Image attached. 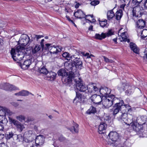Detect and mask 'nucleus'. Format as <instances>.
<instances>
[{"instance_id": "13", "label": "nucleus", "mask_w": 147, "mask_h": 147, "mask_svg": "<svg viewBox=\"0 0 147 147\" xmlns=\"http://www.w3.org/2000/svg\"><path fill=\"white\" fill-rule=\"evenodd\" d=\"M74 15L75 17L79 19L85 18V17L90 16L91 18H93L92 15H86L84 12L81 10H78L77 11L75 12L74 13Z\"/></svg>"}, {"instance_id": "28", "label": "nucleus", "mask_w": 147, "mask_h": 147, "mask_svg": "<svg viewBox=\"0 0 147 147\" xmlns=\"http://www.w3.org/2000/svg\"><path fill=\"white\" fill-rule=\"evenodd\" d=\"M121 109V106L120 105H119V106H114L113 108L112 109L113 115H115L118 113L119 114V112Z\"/></svg>"}, {"instance_id": "46", "label": "nucleus", "mask_w": 147, "mask_h": 147, "mask_svg": "<svg viewBox=\"0 0 147 147\" xmlns=\"http://www.w3.org/2000/svg\"><path fill=\"white\" fill-rule=\"evenodd\" d=\"M59 140L60 142H63L64 143H67L68 142V140L62 136L59 137Z\"/></svg>"}, {"instance_id": "50", "label": "nucleus", "mask_w": 147, "mask_h": 147, "mask_svg": "<svg viewBox=\"0 0 147 147\" xmlns=\"http://www.w3.org/2000/svg\"><path fill=\"white\" fill-rule=\"evenodd\" d=\"M105 34L106 37H109L111 36L114 34V32L112 30H109L108 32L106 33H105Z\"/></svg>"}, {"instance_id": "63", "label": "nucleus", "mask_w": 147, "mask_h": 147, "mask_svg": "<svg viewBox=\"0 0 147 147\" xmlns=\"http://www.w3.org/2000/svg\"><path fill=\"white\" fill-rule=\"evenodd\" d=\"M4 137V134H2L0 133V140H1Z\"/></svg>"}, {"instance_id": "54", "label": "nucleus", "mask_w": 147, "mask_h": 147, "mask_svg": "<svg viewBox=\"0 0 147 147\" xmlns=\"http://www.w3.org/2000/svg\"><path fill=\"white\" fill-rule=\"evenodd\" d=\"M66 18L67 20H68L69 22L71 23L72 24H74L75 26H76V25L75 24L74 22H73V20H71L69 17V16L67 15L66 16Z\"/></svg>"}, {"instance_id": "22", "label": "nucleus", "mask_w": 147, "mask_h": 147, "mask_svg": "<svg viewBox=\"0 0 147 147\" xmlns=\"http://www.w3.org/2000/svg\"><path fill=\"white\" fill-rule=\"evenodd\" d=\"M119 116L117 117L118 120L121 122L123 121L125 123V121H126V119L128 116V113H122L121 112H120L119 113Z\"/></svg>"}, {"instance_id": "25", "label": "nucleus", "mask_w": 147, "mask_h": 147, "mask_svg": "<svg viewBox=\"0 0 147 147\" xmlns=\"http://www.w3.org/2000/svg\"><path fill=\"white\" fill-rule=\"evenodd\" d=\"M130 47L131 49L135 53L138 54L139 53V49L138 48L136 44L133 42L130 43Z\"/></svg>"}, {"instance_id": "51", "label": "nucleus", "mask_w": 147, "mask_h": 147, "mask_svg": "<svg viewBox=\"0 0 147 147\" xmlns=\"http://www.w3.org/2000/svg\"><path fill=\"white\" fill-rule=\"evenodd\" d=\"M99 3V1L98 0H93L91 3V4L93 6H95Z\"/></svg>"}, {"instance_id": "45", "label": "nucleus", "mask_w": 147, "mask_h": 147, "mask_svg": "<svg viewBox=\"0 0 147 147\" xmlns=\"http://www.w3.org/2000/svg\"><path fill=\"white\" fill-rule=\"evenodd\" d=\"M34 134L33 131L32 130H29L26 132V135H27L26 136L27 138L30 137L31 138H32V136Z\"/></svg>"}, {"instance_id": "24", "label": "nucleus", "mask_w": 147, "mask_h": 147, "mask_svg": "<svg viewBox=\"0 0 147 147\" xmlns=\"http://www.w3.org/2000/svg\"><path fill=\"white\" fill-rule=\"evenodd\" d=\"M31 61L30 59L26 60L24 61L22 64L20 65L21 67L24 69H27L31 64Z\"/></svg>"}, {"instance_id": "37", "label": "nucleus", "mask_w": 147, "mask_h": 147, "mask_svg": "<svg viewBox=\"0 0 147 147\" xmlns=\"http://www.w3.org/2000/svg\"><path fill=\"white\" fill-rule=\"evenodd\" d=\"M41 46L39 45H36L35 47L32 49V53L33 54H35L38 52L41 49Z\"/></svg>"}, {"instance_id": "56", "label": "nucleus", "mask_w": 147, "mask_h": 147, "mask_svg": "<svg viewBox=\"0 0 147 147\" xmlns=\"http://www.w3.org/2000/svg\"><path fill=\"white\" fill-rule=\"evenodd\" d=\"M34 119L33 117H29L27 119L26 121L27 122H28L29 121H34Z\"/></svg>"}, {"instance_id": "17", "label": "nucleus", "mask_w": 147, "mask_h": 147, "mask_svg": "<svg viewBox=\"0 0 147 147\" xmlns=\"http://www.w3.org/2000/svg\"><path fill=\"white\" fill-rule=\"evenodd\" d=\"M56 75L57 74L51 71L47 73L45 75L46 76L44 78L45 79L48 80L53 81L56 78Z\"/></svg>"}, {"instance_id": "3", "label": "nucleus", "mask_w": 147, "mask_h": 147, "mask_svg": "<svg viewBox=\"0 0 147 147\" xmlns=\"http://www.w3.org/2000/svg\"><path fill=\"white\" fill-rule=\"evenodd\" d=\"M75 65L73 61L72 62H69L65 63V69L69 72H71L69 73L67 79L68 82H72V78H74V77H76V75L77 76H80L78 73H76L75 74H74V70H76Z\"/></svg>"}, {"instance_id": "1", "label": "nucleus", "mask_w": 147, "mask_h": 147, "mask_svg": "<svg viewBox=\"0 0 147 147\" xmlns=\"http://www.w3.org/2000/svg\"><path fill=\"white\" fill-rule=\"evenodd\" d=\"M32 40L30 39L28 36L26 34L22 35L18 41L19 46L15 49L12 48L10 53L12 57L15 61H21L24 58V54L22 51L24 49L22 46L28 45L32 42Z\"/></svg>"}, {"instance_id": "40", "label": "nucleus", "mask_w": 147, "mask_h": 147, "mask_svg": "<svg viewBox=\"0 0 147 147\" xmlns=\"http://www.w3.org/2000/svg\"><path fill=\"white\" fill-rule=\"evenodd\" d=\"M96 112V109L95 108L91 106L89 109L87 111V113L89 114L91 113H94Z\"/></svg>"}, {"instance_id": "38", "label": "nucleus", "mask_w": 147, "mask_h": 147, "mask_svg": "<svg viewBox=\"0 0 147 147\" xmlns=\"http://www.w3.org/2000/svg\"><path fill=\"white\" fill-rule=\"evenodd\" d=\"M39 72H40L41 74H44V78L46 76H45L47 73H48V72L47 70V69L44 67H43L42 68H40V69L39 70Z\"/></svg>"}, {"instance_id": "26", "label": "nucleus", "mask_w": 147, "mask_h": 147, "mask_svg": "<svg viewBox=\"0 0 147 147\" xmlns=\"http://www.w3.org/2000/svg\"><path fill=\"white\" fill-rule=\"evenodd\" d=\"M114 9V8L108 11L107 14V19L108 20H110L112 19L115 16V14L113 11V10Z\"/></svg>"}, {"instance_id": "34", "label": "nucleus", "mask_w": 147, "mask_h": 147, "mask_svg": "<svg viewBox=\"0 0 147 147\" xmlns=\"http://www.w3.org/2000/svg\"><path fill=\"white\" fill-rule=\"evenodd\" d=\"M127 33L125 32H123L121 34V37L122 39V40H121V41H127L128 42H129V39H127V37L125 35V34Z\"/></svg>"}, {"instance_id": "14", "label": "nucleus", "mask_w": 147, "mask_h": 147, "mask_svg": "<svg viewBox=\"0 0 147 147\" xmlns=\"http://www.w3.org/2000/svg\"><path fill=\"white\" fill-rule=\"evenodd\" d=\"M111 97H112V101L113 102V104L114 103L115 104V106H119V105H120L121 106L123 104V102L121 98H118L115 97L113 95H111Z\"/></svg>"}, {"instance_id": "23", "label": "nucleus", "mask_w": 147, "mask_h": 147, "mask_svg": "<svg viewBox=\"0 0 147 147\" xmlns=\"http://www.w3.org/2000/svg\"><path fill=\"white\" fill-rule=\"evenodd\" d=\"M107 125L106 123L101 122L98 127V132L100 134H103L107 128Z\"/></svg>"}, {"instance_id": "9", "label": "nucleus", "mask_w": 147, "mask_h": 147, "mask_svg": "<svg viewBox=\"0 0 147 147\" xmlns=\"http://www.w3.org/2000/svg\"><path fill=\"white\" fill-rule=\"evenodd\" d=\"M0 88L8 91L14 90L18 89L15 86L8 83L1 84L0 85Z\"/></svg>"}, {"instance_id": "57", "label": "nucleus", "mask_w": 147, "mask_h": 147, "mask_svg": "<svg viewBox=\"0 0 147 147\" xmlns=\"http://www.w3.org/2000/svg\"><path fill=\"white\" fill-rule=\"evenodd\" d=\"M33 143H31V142L30 143V144H27V146L26 147H36V145L33 144Z\"/></svg>"}, {"instance_id": "41", "label": "nucleus", "mask_w": 147, "mask_h": 147, "mask_svg": "<svg viewBox=\"0 0 147 147\" xmlns=\"http://www.w3.org/2000/svg\"><path fill=\"white\" fill-rule=\"evenodd\" d=\"M16 119L20 122H23L24 121L25 119V117L23 115H20L16 117Z\"/></svg>"}, {"instance_id": "15", "label": "nucleus", "mask_w": 147, "mask_h": 147, "mask_svg": "<svg viewBox=\"0 0 147 147\" xmlns=\"http://www.w3.org/2000/svg\"><path fill=\"white\" fill-rule=\"evenodd\" d=\"M90 99L94 103L98 104L101 102L102 97L99 95L94 94L91 96Z\"/></svg>"}, {"instance_id": "53", "label": "nucleus", "mask_w": 147, "mask_h": 147, "mask_svg": "<svg viewBox=\"0 0 147 147\" xmlns=\"http://www.w3.org/2000/svg\"><path fill=\"white\" fill-rule=\"evenodd\" d=\"M144 56H143V59L146 61H147V48L146 49L144 53Z\"/></svg>"}, {"instance_id": "30", "label": "nucleus", "mask_w": 147, "mask_h": 147, "mask_svg": "<svg viewBox=\"0 0 147 147\" xmlns=\"http://www.w3.org/2000/svg\"><path fill=\"white\" fill-rule=\"evenodd\" d=\"M123 15V11L121 9H119L117 11L115 14L116 19L117 20H120Z\"/></svg>"}, {"instance_id": "8", "label": "nucleus", "mask_w": 147, "mask_h": 147, "mask_svg": "<svg viewBox=\"0 0 147 147\" xmlns=\"http://www.w3.org/2000/svg\"><path fill=\"white\" fill-rule=\"evenodd\" d=\"M9 118L10 121L16 126L18 130L19 131L21 132L25 128L24 125L18 121L9 117Z\"/></svg>"}, {"instance_id": "59", "label": "nucleus", "mask_w": 147, "mask_h": 147, "mask_svg": "<svg viewBox=\"0 0 147 147\" xmlns=\"http://www.w3.org/2000/svg\"><path fill=\"white\" fill-rule=\"evenodd\" d=\"M0 147H8L7 146L3 143L0 144Z\"/></svg>"}, {"instance_id": "33", "label": "nucleus", "mask_w": 147, "mask_h": 147, "mask_svg": "<svg viewBox=\"0 0 147 147\" xmlns=\"http://www.w3.org/2000/svg\"><path fill=\"white\" fill-rule=\"evenodd\" d=\"M124 109V110L126 112L131 111V109L130 106L128 105H124L121 106V109Z\"/></svg>"}, {"instance_id": "27", "label": "nucleus", "mask_w": 147, "mask_h": 147, "mask_svg": "<svg viewBox=\"0 0 147 147\" xmlns=\"http://www.w3.org/2000/svg\"><path fill=\"white\" fill-rule=\"evenodd\" d=\"M125 91L126 94L129 95L132 94L134 92V88L128 84V86Z\"/></svg>"}, {"instance_id": "44", "label": "nucleus", "mask_w": 147, "mask_h": 147, "mask_svg": "<svg viewBox=\"0 0 147 147\" xmlns=\"http://www.w3.org/2000/svg\"><path fill=\"white\" fill-rule=\"evenodd\" d=\"M99 23L100 26L102 27L105 26L107 24V20L106 19H103L101 21H99Z\"/></svg>"}, {"instance_id": "32", "label": "nucleus", "mask_w": 147, "mask_h": 147, "mask_svg": "<svg viewBox=\"0 0 147 147\" xmlns=\"http://www.w3.org/2000/svg\"><path fill=\"white\" fill-rule=\"evenodd\" d=\"M106 37V36L105 33H102L100 34L96 33L95 36V38L99 40H102L105 38Z\"/></svg>"}, {"instance_id": "2", "label": "nucleus", "mask_w": 147, "mask_h": 147, "mask_svg": "<svg viewBox=\"0 0 147 147\" xmlns=\"http://www.w3.org/2000/svg\"><path fill=\"white\" fill-rule=\"evenodd\" d=\"M74 80L75 83L74 85L72 83L70 84L69 85L72 88H74L75 85L77 89L81 92L91 93L98 91V88L95 83H91L89 84V87H88L86 85L83 83L82 80L79 76H78L77 78L74 77Z\"/></svg>"}, {"instance_id": "55", "label": "nucleus", "mask_w": 147, "mask_h": 147, "mask_svg": "<svg viewBox=\"0 0 147 147\" xmlns=\"http://www.w3.org/2000/svg\"><path fill=\"white\" fill-rule=\"evenodd\" d=\"M109 117L107 116H105L102 118L101 119V120L102 121L104 120L105 121L103 122L106 123V121H107L109 120Z\"/></svg>"}, {"instance_id": "12", "label": "nucleus", "mask_w": 147, "mask_h": 147, "mask_svg": "<svg viewBox=\"0 0 147 147\" xmlns=\"http://www.w3.org/2000/svg\"><path fill=\"white\" fill-rule=\"evenodd\" d=\"M137 121V117L134 115L128 113V116L126 119V121H125V123L127 125H129Z\"/></svg>"}, {"instance_id": "58", "label": "nucleus", "mask_w": 147, "mask_h": 147, "mask_svg": "<svg viewBox=\"0 0 147 147\" xmlns=\"http://www.w3.org/2000/svg\"><path fill=\"white\" fill-rule=\"evenodd\" d=\"M35 38H36V40H37L41 38L42 37H43V36L41 35H35Z\"/></svg>"}, {"instance_id": "42", "label": "nucleus", "mask_w": 147, "mask_h": 147, "mask_svg": "<svg viewBox=\"0 0 147 147\" xmlns=\"http://www.w3.org/2000/svg\"><path fill=\"white\" fill-rule=\"evenodd\" d=\"M24 138L22 135H18L17 136L16 139L17 142H19L22 143L24 142Z\"/></svg>"}, {"instance_id": "5", "label": "nucleus", "mask_w": 147, "mask_h": 147, "mask_svg": "<svg viewBox=\"0 0 147 147\" xmlns=\"http://www.w3.org/2000/svg\"><path fill=\"white\" fill-rule=\"evenodd\" d=\"M46 46L47 47L46 49H48L51 55L55 57H57V54L59 52L61 51L62 48L59 46H52L51 45L48 43L46 44Z\"/></svg>"}, {"instance_id": "21", "label": "nucleus", "mask_w": 147, "mask_h": 147, "mask_svg": "<svg viewBox=\"0 0 147 147\" xmlns=\"http://www.w3.org/2000/svg\"><path fill=\"white\" fill-rule=\"evenodd\" d=\"M58 74L59 76H61L62 77L67 76V77H68L67 73L66 72L65 70L64 69H59L58 72ZM67 78H65V81H67V82L68 84H70L71 82H68L67 80Z\"/></svg>"}, {"instance_id": "10", "label": "nucleus", "mask_w": 147, "mask_h": 147, "mask_svg": "<svg viewBox=\"0 0 147 147\" xmlns=\"http://www.w3.org/2000/svg\"><path fill=\"white\" fill-rule=\"evenodd\" d=\"M75 55L72 56L71 60L73 61L74 64H75V69L78 68L81 69L82 67V62L80 58L75 57Z\"/></svg>"}, {"instance_id": "6", "label": "nucleus", "mask_w": 147, "mask_h": 147, "mask_svg": "<svg viewBox=\"0 0 147 147\" xmlns=\"http://www.w3.org/2000/svg\"><path fill=\"white\" fill-rule=\"evenodd\" d=\"M133 7L132 13L133 19L135 21H137L138 18H140L142 15L141 7L140 6H135Z\"/></svg>"}, {"instance_id": "43", "label": "nucleus", "mask_w": 147, "mask_h": 147, "mask_svg": "<svg viewBox=\"0 0 147 147\" xmlns=\"http://www.w3.org/2000/svg\"><path fill=\"white\" fill-rule=\"evenodd\" d=\"M63 56L66 58V59L68 60L71 59V57L72 56H70V55L67 52H65L62 54Z\"/></svg>"}, {"instance_id": "18", "label": "nucleus", "mask_w": 147, "mask_h": 147, "mask_svg": "<svg viewBox=\"0 0 147 147\" xmlns=\"http://www.w3.org/2000/svg\"><path fill=\"white\" fill-rule=\"evenodd\" d=\"M136 24V28L138 29H142L145 27L146 25V22L143 19H138L137 20Z\"/></svg>"}, {"instance_id": "19", "label": "nucleus", "mask_w": 147, "mask_h": 147, "mask_svg": "<svg viewBox=\"0 0 147 147\" xmlns=\"http://www.w3.org/2000/svg\"><path fill=\"white\" fill-rule=\"evenodd\" d=\"M110 139L113 142H116L119 138L118 134L116 132H111L109 134Z\"/></svg>"}, {"instance_id": "48", "label": "nucleus", "mask_w": 147, "mask_h": 147, "mask_svg": "<svg viewBox=\"0 0 147 147\" xmlns=\"http://www.w3.org/2000/svg\"><path fill=\"white\" fill-rule=\"evenodd\" d=\"M33 139V138H31L30 140H29L27 138H24V141L27 143V144H26V147H27V144H30V143H31H31H34V142H33L32 141Z\"/></svg>"}, {"instance_id": "47", "label": "nucleus", "mask_w": 147, "mask_h": 147, "mask_svg": "<svg viewBox=\"0 0 147 147\" xmlns=\"http://www.w3.org/2000/svg\"><path fill=\"white\" fill-rule=\"evenodd\" d=\"M21 96H28L29 94V92L27 90H22L21 91Z\"/></svg>"}, {"instance_id": "52", "label": "nucleus", "mask_w": 147, "mask_h": 147, "mask_svg": "<svg viewBox=\"0 0 147 147\" xmlns=\"http://www.w3.org/2000/svg\"><path fill=\"white\" fill-rule=\"evenodd\" d=\"M103 57L106 63H112L113 62V60L109 59L107 57L104 56H103Z\"/></svg>"}, {"instance_id": "4", "label": "nucleus", "mask_w": 147, "mask_h": 147, "mask_svg": "<svg viewBox=\"0 0 147 147\" xmlns=\"http://www.w3.org/2000/svg\"><path fill=\"white\" fill-rule=\"evenodd\" d=\"M14 113L6 107L0 106V123L5 124L7 122L6 116H12Z\"/></svg>"}, {"instance_id": "61", "label": "nucleus", "mask_w": 147, "mask_h": 147, "mask_svg": "<svg viewBox=\"0 0 147 147\" xmlns=\"http://www.w3.org/2000/svg\"><path fill=\"white\" fill-rule=\"evenodd\" d=\"M4 129V127L3 125L0 124V131H3Z\"/></svg>"}, {"instance_id": "39", "label": "nucleus", "mask_w": 147, "mask_h": 147, "mask_svg": "<svg viewBox=\"0 0 147 147\" xmlns=\"http://www.w3.org/2000/svg\"><path fill=\"white\" fill-rule=\"evenodd\" d=\"M142 1V0H132L131 5L133 7L135 6H138Z\"/></svg>"}, {"instance_id": "62", "label": "nucleus", "mask_w": 147, "mask_h": 147, "mask_svg": "<svg viewBox=\"0 0 147 147\" xmlns=\"http://www.w3.org/2000/svg\"><path fill=\"white\" fill-rule=\"evenodd\" d=\"M85 19L86 20H88V21L90 22H94L96 21V20L94 19H93L92 21H91L90 20L87 19H86V17Z\"/></svg>"}, {"instance_id": "49", "label": "nucleus", "mask_w": 147, "mask_h": 147, "mask_svg": "<svg viewBox=\"0 0 147 147\" xmlns=\"http://www.w3.org/2000/svg\"><path fill=\"white\" fill-rule=\"evenodd\" d=\"M13 136V134L12 132H10L7 133L6 134V137L7 139H9L12 137Z\"/></svg>"}, {"instance_id": "36", "label": "nucleus", "mask_w": 147, "mask_h": 147, "mask_svg": "<svg viewBox=\"0 0 147 147\" xmlns=\"http://www.w3.org/2000/svg\"><path fill=\"white\" fill-rule=\"evenodd\" d=\"M141 38L143 39L147 36V30L143 29L140 33Z\"/></svg>"}, {"instance_id": "20", "label": "nucleus", "mask_w": 147, "mask_h": 147, "mask_svg": "<svg viewBox=\"0 0 147 147\" xmlns=\"http://www.w3.org/2000/svg\"><path fill=\"white\" fill-rule=\"evenodd\" d=\"M44 138L43 136H37L35 140V143L36 145H41L44 143Z\"/></svg>"}, {"instance_id": "64", "label": "nucleus", "mask_w": 147, "mask_h": 147, "mask_svg": "<svg viewBox=\"0 0 147 147\" xmlns=\"http://www.w3.org/2000/svg\"><path fill=\"white\" fill-rule=\"evenodd\" d=\"M144 7L147 8V0H146L144 3Z\"/></svg>"}, {"instance_id": "31", "label": "nucleus", "mask_w": 147, "mask_h": 147, "mask_svg": "<svg viewBox=\"0 0 147 147\" xmlns=\"http://www.w3.org/2000/svg\"><path fill=\"white\" fill-rule=\"evenodd\" d=\"M73 129L72 128H70L69 129L72 132L78 133V125L73 121Z\"/></svg>"}, {"instance_id": "35", "label": "nucleus", "mask_w": 147, "mask_h": 147, "mask_svg": "<svg viewBox=\"0 0 147 147\" xmlns=\"http://www.w3.org/2000/svg\"><path fill=\"white\" fill-rule=\"evenodd\" d=\"M76 97L74 98L73 100V102H75V101L76 100V101H79V100H80L82 98V94H81L78 92H76Z\"/></svg>"}, {"instance_id": "11", "label": "nucleus", "mask_w": 147, "mask_h": 147, "mask_svg": "<svg viewBox=\"0 0 147 147\" xmlns=\"http://www.w3.org/2000/svg\"><path fill=\"white\" fill-rule=\"evenodd\" d=\"M99 90L97 92H99L100 94H102V97H107L108 96H110L109 94L111 93V90L110 89L106 87H104L99 88L98 87Z\"/></svg>"}, {"instance_id": "60", "label": "nucleus", "mask_w": 147, "mask_h": 147, "mask_svg": "<svg viewBox=\"0 0 147 147\" xmlns=\"http://www.w3.org/2000/svg\"><path fill=\"white\" fill-rule=\"evenodd\" d=\"M44 41V39H42V40L40 42V45L42 49H43L44 47V45L43 43Z\"/></svg>"}, {"instance_id": "7", "label": "nucleus", "mask_w": 147, "mask_h": 147, "mask_svg": "<svg viewBox=\"0 0 147 147\" xmlns=\"http://www.w3.org/2000/svg\"><path fill=\"white\" fill-rule=\"evenodd\" d=\"M101 102L106 108H107L111 107L113 104L111 95L107 97H102Z\"/></svg>"}, {"instance_id": "29", "label": "nucleus", "mask_w": 147, "mask_h": 147, "mask_svg": "<svg viewBox=\"0 0 147 147\" xmlns=\"http://www.w3.org/2000/svg\"><path fill=\"white\" fill-rule=\"evenodd\" d=\"M128 84L125 83L121 84H119L117 87L118 90L120 91H122L127 89Z\"/></svg>"}, {"instance_id": "16", "label": "nucleus", "mask_w": 147, "mask_h": 147, "mask_svg": "<svg viewBox=\"0 0 147 147\" xmlns=\"http://www.w3.org/2000/svg\"><path fill=\"white\" fill-rule=\"evenodd\" d=\"M131 125L132 126L133 130L139 134L143 130V126L138 123L137 121L133 123Z\"/></svg>"}]
</instances>
